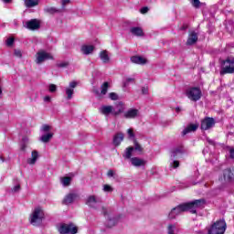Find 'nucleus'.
Wrapping results in <instances>:
<instances>
[{"label":"nucleus","instance_id":"f257e3e1","mask_svg":"<svg viewBox=\"0 0 234 234\" xmlns=\"http://www.w3.org/2000/svg\"><path fill=\"white\" fill-rule=\"evenodd\" d=\"M205 199H196L192 202L184 203L176 207V211H190L193 215L197 214V207H204Z\"/></svg>","mask_w":234,"mask_h":234},{"label":"nucleus","instance_id":"f03ea898","mask_svg":"<svg viewBox=\"0 0 234 234\" xmlns=\"http://www.w3.org/2000/svg\"><path fill=\"white\" fill-rule=\"evenodd\" d=\"M228 225L226 224V220L219 219L214 223H212L207 229V234H224L226 233V229Z\"/></svg>","mask_w":234,"mask_h":234},{"label":"nucleus","instance_id":"7ed1b4c3","mask_svg":"<svg viewBox=\"0 0 234 234\" xmlns=\"http://www.w3.org/2000/svg\"><path fill=\"white\" fill-rule=\"evenodd\" d=\"M43 218H45V212H43V208L37 207L30 215L29 222L32 226L37 227L43 224Z\"/></svg>","mask_w":234,"mask_h":234},{"label":"nucleus","instance_id":"20e7f679","mask_svg":"<svg viewBox=\"0 0 234 234\" xmlns=\"http://www.w3.org/2000/svg\"><path fill=\"white\" fill-rule=\"evenodd\" d=\"M219 74L221 76H224V74H234V58H228L223 60Z\"/></svg>","mask_w":234,"mask_h":234},{"label":"nucleus","instance_id":"39448f33","mask_svg":"<svg viewBox=\"0 0 234 234\" xmlns=\"http://www.w3.org/2000/svg\"><path fill=\"white\" fill-rule=\"evenodd\" d=\"M101 213L107 218L105 222L106 228H114V226L118 224V217L112 216V214H109L107 207H102Z\"/></svg>","mask_w":234,"mask_h":234},{"label":"nucleus","instance_id":"423d86ee","mask_svg":"<svg viewBox=\"0 0 234 234\" xmlns=\"http://www.w3.org/2000/svg\"><path fill=\"white\" fill-rule=\"evenodd\" d=\"M186 94L191 101H198L202 98V90L197 87L187 89Z\"/></svg>","mask_w":234,"mask_h":234},{"label":"nucleus","instance_id":"0eeeda50","mask_svg":"<svg viewBox=\"0 0 234 234\" xmlns=\"http://www.w3.org/2000/svg\"><path fill=\"white\" fill-rule=\"evenodd\" d=\"M58 232L60 234H76L78 233V228L74 226L72 223H62L58 227Z\"/></svg>","mask_w":234,"mask_h":234},{"label":"nucleus","instance_id":"6e6552de","mask_svg":"<svg viewBox=\"0 0 234 234\" xmlns=\"http://www.w3.org/2000/svg\"><path fill=\"white\" fill-rule=\"evenodd\" d=\"M47 59H54L52 55L45 50H40L37 53L36 64L41 65V63L47 61Z\"/></svg>","mask_w":234,"mask_h":234},{"label":"nucleus","instance_id":"1a4fd4ad","mask_svg":"<svg viewBox=\"0 0 234 234\" xmlns=\"http://www.w3.org/2000/svg\"><path fill=\"white\" fill-rule=\"evenodd\" d=\"M86 204L87 206H89V207L98 209V207L100 206V204H101V198L96 196H89L86 200Z\"/></svg>","mask_w":234,"mask_h":234},{"label":"nucleus","instance_id":"9d476101","mask_svg":"<svg viewBox=\"0 0 234 234\" xmlns=\"http://www.w3.org/2000/svg\"><path fill=\"white\" fill-rule=\"evenodd\" d=\"M140 116V111L136 108H130L123 113V118L126 120H135Z\"/></svg>","mask_w":234,"mask_h":234},{"label":"nucleus","instance_id":"9b49d317","mask_svg":"<svg viewBox=\"0 0 234 234\" xmlns=\"http://www.w3.org/2000/svg\"><path fill=\"white\" fill-rule=\"evenodd\" d=\"M25 28L28 30H38L41 27V23L37 19H31L24 24Z\"/></svg>","mask_w":234,"mask_h":234},{"label":"nucleus","instance_id":"f8f14e48","mask_svg":"<svg viewBox=\"0 0 234 234\" xmlns=\"http://www.w3.org/2000/svg\"><path fill=\"white\" fill-rule=\"evenodd\" d=\"M215 127V119L207 117L201 122V129L202 131H207Z\"/></svg>","mask_w":234,"mask_h":234},{"label":"nucleus","instance_id":"ddd939ff","mask_svg":"<svg viewBox=\"0 0 234 234\" xmlns=\"http://www.w3.org/2000/svg\"><path fill=\"white\" fill-rule=\"evenodd\" d=\"M78 87V82L73 80L69 82V86L66 88L67 100H72L74 94V89Z\"/></svg>","mask_w":234,"mask_h":234},{"label":"nucleus","instance_id":"4468645a","mask_svg":"<svg viewBox=\"0 0 234 234\" xmlns=\"http://www.w3.org/2000/svg\"><path fill=\"white\" fill-rule=\"evenodd\" d=\"M125 112V104L122 101H119L116 104L115 109H113L112 116H120V114H124Z\"/></svg>","mask_w":234,"mask_h":234},{"label":"nucleus","instance_id":"2eb2a0df","mask_svg":"<svg viewBox=\"0 0 234 234\" xmlns=\"http://www.w3.org/2000/svg\"><path fill=\"white\" fill-rule=\"evenodd\" d=\"M223 180L231 182L234 180V168H227L223 171Z\"/></svg>","mask_w":234,"mask_h":234},{"label":"nucleus","instance_id":"dca6fc26","mask_svg":"<svg viewBox=\"0 0 234 234\" xmlns=\"http://www.w3.org/2000/svg\"><path fill=\"white\" fill-rule=\"evenodd\" d=\"M198 41V34L195 31H191L188 35L186 45L191 46L195 45Z\"/></svg>","mask_w":234,"mask_h":234},{"label":"nucleus","instance_id":"f3484780","mask_svg":"<svg viewBox=\"0 0 234 234\" xmlns=\"http://www.w3.org/2000/svg\"><path fill=\"white\" fill-rule=\"evenodd\" d=\"M198 129V123H190L188 124L182 132V135L189 134V133H195Z\"/></svg>","mask_w":234,"mask_h":234},{"label":"nucleus","instance_id":"a211bd4d","mask_svg":"<svg viewBox=\"0 0 234 234\" xmlns=\"http://www.w3.org/2000/svg\"><path fill=\"white\" fill-rule=\"evenodd\" d=\"M76 198H78V194L69 193L64 197L63 204H65L66 206H69V204H72V202H74Z\"/></svg>","mask_w":234,"mask_h":234},{"label":"nucleus","instance_id":"6ab92c4d","mask_svg":"<svg viewBox=\"0 0 234 234\" xmlns=\"http://www.w3.org/2000/svg\"><path fill=\"white\" fill-rule=\"evenodd\" d=\"M170 169H176V149L174 148L170 155Z\"/></svg>","mask_w":234,"mask_h":234},{"label":"nucleus","instance_id":"aec40b11","mask_svg":"<svg viewBox=\"0 0 234 234\" xmlns=\"http://www.w3.org/2000/svg\"><path fill=\"white\" fill-rule=\"evenodd\" d=\"M131 61L136 65H145L147 63V59L140 56H133Z\"/></svg>","mask_w":234,"mask_h":234},{"label":"nucleus","instance_id":"412c9836","mask_svg":"<svg viewBox=\"0 0 234 234\" xmlns=\"http://www.w3.org/2000/svg\"><path fill=\"white\" fill-rule=\"evenodd\" d=\"M80 52H82L84 56H89V54H92V52H94V46L83 45L80 48Z\"/></svg>","mask_w":234,"mask_h":234},{"label":"nucleus","instance_id":"4be33fe9","mask_svg":"<svg viewBox=\"0 0 234 234\" xmlns=\"http://www.w3.org/2000/svg\"><path fill=\"white\" fill-rule=\"evenodd\" d=\"M124 135L122 133H118L113 136V145L118 147L122 142H123Z\"/></svg>","mask_w":234,"mask_h":234},{"label":"nucleus","instance_id":"5701e85b","mask_svg":"<svg viewBox=\"0 0 234 234\" xmlns=\"http://www.w3.org/2000/svg\"><path fill=\"white\" fill-rule=\"evenodd\" d=\"M131 162L132 165H133L134 167H142V165H145V161L138 157L131 158Z\"/></svg>","mask_w":234,"mask_h":234},{"label":"nucleus","instance_id":"b1692460","mask_svg":"<svg viewBox=\"0 0 234 234\" xmlns=\"http://www.w3.org/2000/svg\"><path fill=\"white\" fill-rule=\"evenodd\" d=\"M130 32H131V34H133V36H137V37L144 36V29H142V27H131Z\"/></svg>","mask_w":234,"mask_h":234},{"label":"nucleus","instance_id":"393cba45","mask_svg":"<svg viewBox=\"0 0 234 234\" xmlns=\"http://www.w3.org/2000/svg\"><path fill=\"white\" fill-rule=\"evenodd\" d=\"M114 112V108L112 106H102L101 108V114H104V116H109L110 114H112Z\"/></svg>","mask_w":234,"mask_h":234},{"label":"nucleus","instance_id":"a878e982","mask_svg":"<svg viewBox=\"0 0 234 234\" xmlns=\"http://www.w3.org/2000/svg\"><path fill=\"white\" fill-rule=\"evenodd\" d=\"M31 156L32 158L27 159V164H29V165H34V164L37 162V158H39V154L37 151L34 150L31 154Z\"/></svg>","mask_w":234,"mask_h":234},{"label":"nucleus","instance_id":"bb28decb","mask_svg":"<svg viewBox=\"0 0 234 234\" xmlns=\"http://www.w3.org/2000/svg\"><path fill=\"white\" fill-rule=\"evenodd\" d=\"M24 3L27 8H34L39 5V0H24Z\"/></svg>","mask_w":234,"mask_h":234},{"label":"nucleus","instance_id":"cd10ccee","mask_svg":"<svg viewBox=\"0 0 234 234\" xmlns=\"http://www.w3.org/2000/svg\"><path fill=\"white\" fill-rule=\"evenodd\" d=\"M187 151L184 148L183 145H178L176 148V156L177 158H182L184 154H186Z\"/></svg>","mask_w":234,"mask_h":234},{"label":"nucleus","instance_id":"c85d7f7f","mask_svg":"<svg viewBox=\"0 0 234 234\" xmlns=\"http://www.w3.org/2000/svg\"><path fill=\"white\" fill-rule=\"evenodd\" d=\"M100 58L102 62L109 63L111 61V58H109V54H107V50H103L100 53Z\"/></svg>","mask_w":234,"mask_h":234},{"label":"nucleus","instance_id":"c756f323","mask_svg":"<svg viewBox=\"0 0 234 234\" xmlns=\"http://www.w3.org/2000/svg\"><path fill=\"white\" fill-rule=\"evenodd\" d=\"M52 136H54V133H46L40 137V140L43 142V144H48V142L52 140Z\"/></svg>","mask_w":234,"mask_h":234},{"label":"nucleus","instance_id":"7c9ffc66","mask_svg":"<svg viewBox=\"0 0 234 234\" xmlns=\"http://www.w3.org/2000/svg\"><path fill=\"white\" fill-rule=\"evenodd\" d=\"M133 151H134V147L133 146L126 148L123 157L126 158L127 160L131 159V156H133Z\"/></svg>","mask_w":234,"mask_h":234},{"label":"nucleus","instance_id":"2f4dec72","mask_svg":"<svg viewBox=\"0 0 234 234\" xmlns=\"http://www.w3.org/2000/svg\"><path fill=\"white\" fill-rule=\"evenodd\" d=\"M15 186L11 189L12 193H19L21 191V185L18 179H14Z\"/></svg>","mask_w":234,"mask_h":234},{"label":"nucleus","instance_id":"473e14b6","mask_svg":"<svg viewBox=\"0 0 234 234\" xmlns=\"http://www.w3.org/2000/svg\"><path fill=\"white\" fill-rule=\"evenodd\" d=\"M27 145H28V137L25 136L22 138V142L20 144L21 151H26Z\"/></svg>","mask_w":234,"mask_h":234},{"label":"nucleus","instance_id":"72a5a7b5","mask_svg":"<svg viewBox=\"0 0 234 234\" xmlns=\"http://www.w3.org/2000/svg\"><path fill=\"white\" fill-rule=\"evenodd\" d=\"M44 12H46V14H56V13L59 12V9H58L56 7L47 6L44 8Z\"/></svg>","mask_w":234,"mask_h":234},{"label":"nucleus","instance_id":"f704fd0d","mask_svg":"<svg viewBox=\"0 0 234 234\" xmlns=\"http://www.w3.org/2000/svg\"><path fill=\"white\" fill-rule=\"evenodd\" d=\"M70 182H72V177L67 176L61 179V184L64 186V187L70 186Z\"/></svg>","mask_w":234,"mask_h":234},{"label":"nucleus","instance_id":"c9c22d12","mask_svg":"<svg viewBox=\"0 0 234 234\" xmlns=\"http://www.w3.org/2000/svg\"><path fill=\"white\" fill-rule=\"evenodd\" d=\"M101 94H102V96H105V94H107V90H109V82H104L101 86Z\"/></svg>","mask_w":234,"mask_h":234},{"label":"nucleus","instance_id":"e433bc0d","mask_svg":"<svg viewBox=\"0 0 234 234\" xmlns=\"http://www.w3.org/2000/svg\"><path fill=\"white\" fill-rule=\"evenodd\" d=\"M189 2L194 8H200V6L202 5L200 0H189Z\"/></svg>","mask_w":234,"mask_h":234},{"label":"nucleus","instance_id":"4c0bfd02","mask_svg":"<svg viewBox=\"0 0 234 234\" xmlns=\"http://www.w3.org/2000/svg\"><path fill=\"white\" fill-rule=\"evenodd\" d=\"M103 191H104V193H112L114 191V188H112V186H111V185H104Z\"/></svg>","mask_w":234,"mask_h":234},{"label":"nucleus","instance_id":"58836bf2","mask_svg":"<svg viewBox=\"0 0 234 234\" xmlns=\"http://www.w3.org/2000/svg\"><path fill=\"white\" fill-rule=\"evenodd\" d=\"M168 218H170V220H173V218H176V207H174L171 212L168 215Z\"/></svg>","mask_w":234,"mask_h":234},{"label":"nucleus","instance_id":"ea45409f","mask_svg":"<svg viewBox=\"0 0 234 234\" xmlns=\"http://www.w3.org/2000/svg\"><path fill=\"white\" fill-rule=\"evenodd\" d=\"M133 151H138L139 153H142V151H144V148H142V145H140L138 142L134 141Z\"/></svg>","mask_w":234,"mask_h":234},{"label":"nucleus","instance_id":"a19ab883","mask_svg":"<svg viewBox=\"0 0 234 234\" xmlns=\"http://www.w3.org/2000/svg\"><path fill=\"white\" fill-rule=\"evenodd\" d=\"M135 80L134 78H126L125 81L123 82L124 87H128L130 83H134Z\"/></svg>","mask_w":234,"mask_h":234},{"label":"nucleus","instance_id":"79ce46f5","mask_svg":"<svg viewBox=\"0 0 234 234\" xmlns=\"http://www.w3.org/2000/svg\"><path fill=\"white\" fill-rule=\"evenodd\" d=\"M227 151L229 154V158L234 159V148L231 146L227 147Z\"/></svg>","mask_w":234,"mask_h":234},{"label":"nucleus","instance_id":"37998d69","mask_svg":"<svg viewBox=\"0 0 234 234\" xmlns=\"http://www.w3.org/2000/svg\"><path fill=\"white\" fill-rule=\"evenodd\" d=\"M57 67L58 69H67V67H69V62H59V63H57Z\"/></svg>","mask_w":234,"mask_h":234},{"label":"nucleus","instance_id":"c03bdc74","mask_svg":"<svg viewBox=\"0 0 234 234\" xmlns=\"http://www.w3.org/2000/svg\"><path fill=\"white\" fill-rule=\"evenodd\" d=\"M49 92H56L58 90V86L56 84H50L48 86Z\"/></svg>","mask_w":234,"mask_h":234},{"label":"nucleus","instance_id":"a18cd8bd","mask_svg":"<svg viewBox=\"0 0 234 234\" xmlns=\"http://www.w3.org/2000/svg\"><path fill=\"white\" fill-rule=\"evenodd\" d=\"M14 41H16V39L14 37H9L6 40V46L7 47H12V45H14Z\"/></svg>","mask_w":234,"mask_h":234},{"label":"nucleus","instance_id":"49530a36","mask_svg":"<svg viewBox=\"0 0 234 234\" xmlns=\"http://www.w3.org/2000/svg\"><path fill=\"white\" fill-rule=\"evenodd\" d=\"M109 98L112 99L113 101H116V100H118V94H116L114 92H111L109 94Z\"/></svg>","mask_w":234,"mask_h":234},{"label":"nucleus","instance_id":"de8ad7c7","mask_svg":"<svg viewBox=\"0 0 234 234\" xmlns=\"http://www.w3.org/2000/svg\"><path fill=\"white\" fill-rule=\"evenodd\" d=\"M41 131L44 133H48V131H50V126L48 124H44L41 128Z\"/></svg>","mask_w":234,"mask_h":234},{"label":"nucleus","instance_id":"09e8293b","mask_svg":"<svg viewBox=\"0 0 234 234\" xmlns=\"http://www.w3.org/2000/svg\"><path fill=\"white\" fill-rule=\"evenodd\" d=\"M127 133H128L129 138L133 140V138H134V132H133V129H128Z\"/></svg>","mask_w":234,"mask_h":234},{"label":"nucleus","instance_id":"8fccbe9b","mask_svg":"<svg viewBox=\"0 0 234 234\" xmlns=\"http://www.w3.org/2000/svg\"><path fill=\"white\" fill-rule=\"evenodd\" d=\"M168 234H175V225L168 226Z\"/></svg>","mask_w":234,"mask_h":234},{"label":"nucleus","instance_id":"3c124183","mask_svg":"<svg viewBox=\"0 0 234 234\" xmlns=\"http://www.w3.org/2000/svg\"><path fill=\"white\" fill-rule=\"evenodd\" d=\"M15 56H16V58H22L23 54L21 53V50L15 49Z\"/></svg>","mask_w":234,"mask_h":234},{"label":"nucleus","instance_id":"603ef678","mask_svg":"<svg viewBox=\"0 0 234 234\" xmlns=\"http://www.w3.org/2000/svg\"><path fill=\"white\" fill-rule=\"evenodd\" d=\"M141 14H147L149 12V7L145 6L141 8L140 10Z\"/></svg>","mask_w":234,"mask_h":234},{"label":"nucleus","instance_id":"864d4df0","mask_svg":"<svg viewBox=\"0 0 234 234\" xmlns=\"http://www.w3.org/2000/svg\"><path fill=\"white\" fill-rule=\"evenodd\" d=\"M107 176H109L110 178H112V176H114V171L109 170L107 173Z\"/></svg>","mask_w":234,"mask_h":234},{"label":"nucleus","instance_id":"5fc2aeb1","mask_svg":"<svg viewBox=\"0 0 234 234\" xmlns=\"http://www.w3.org/2000/svg\"><path fill=\"white\" fill-rule=\"evenodd\" d=\"M148 92H149V89H147L145 87L142 88V94H148Z\"/></svg>","mask_w":234,"mask_h":234},{"label":"nucleus","instance_id":"6e6d98bb","mask_svg":"<svg viewBox=\"0 0 234 234\" xmlns=\"http://www.w3.org/2000/svg\"><path fill=\"white\" fill-rule=\"evenodd\" d=\"M51 100H52V98H50V96H48V95L44 97V101H46L48 103H50Z\"/></svg>","mask_w":234,"mask_h":234},{"label":"nucleus","instance_id":"4d7b16f0","mask_svg":"<svg viewBox=\"0 0 234 234\" xmlns=\"http://www.w3.org/2000/svg\"><path fill=\"white\" fill-rule=\"evenodd\" d=\"M70 3V0H62V6H65L66 5H69Z\"/></svg>","mask_w":234,"mask_h":234},{"label":"nucleus","instance_id":"13d9d810","mask_svg":"<svg viewBox=\"0 0 234 234\" xmlns=\"http://www.w3.org/2000/svg\"><path fill=\"white\" fill-rule=\"evenodd\" d=\"M187 24H184L181 27H179V30H186Z\"/></svg>","mask_w":234,"mask_h":234},{"label":"nucleus","instance_id":"bf43d9fd","mask_svg":"<svg viewBox=\"0 0 234 234\" xmlns=\"http://www.w3.org/2000/svg\"><path fill=\"white\" fill-rule=\"evenodd\" d=\"M207 142L210 144V145H215V141L211 140V139H207Z\"/></svg>","mask_w":234,"mask_h":234},{"label":"nucleus","instance_id":"052dcab7","mask_svg":"<svg viewBox=\"0 0 234 234\" xmlns=\"http://www.w3.org/2000/svg\"><path fill=\"white\" fill-rule=\"evenodd\" d=\"M14 25H15V27H17V26H18L17 20H14Z\"/></svg>","mask_w":234,"mask_h":234},{"label":"nucleus","instance_id":"680f3d73","mask_svg":"<svg viewBox=\"0 0 234 234\" xmlns=\"http://www.w3.org/2000/svg\"><path fill=\"white\" fill-rule=\"evenodd\" d=\"M0 160H1L2 162H5V157H3V155H0Z\"/></svg>","mask_w":234,"mask_h":234},{"label":"nucleus","instance_id":"e2e57ef3","mask_svg":"<svg viewBox=\"0 0 234 234\" xmlns=\"http://www.w3.org/2000/svg\"><path fill=\"white\" fill-rule=\"evenodd\" d=\"M3 95V89L0 87V96Z\"/></svg>","mask_w":234,"mask_h":234},{"label":"nucleus","instance_id":"0e129e2a","mask_svg":"<svg viewBox=\"0 0 234 234\" xmlns=\"http://www.w3.org/2000/svg\"><path fill=\"white\" fill-rule=\"evenodd\" d=\"M4 1V3H10V1H12V0H3Z\"/></svg>","mask_w":234,"mask_h":234},{"label":"nucleus","instance_id":"69168bd1","mask_svg":"<svg viewBox=\"0 0 234 234\" xmlns=\"http://www.w3.org/2000/svg\"><path fill=\"white\" fill-rule=\"evenodd\" d=\"M176 112H180V107L176 108Z\"/></svg>","mask_w":234,"mask_h":234},{"label":"nucleus","instance_id":"338daca9","mask_svg":"<svg viewBox=\"0 0 234 234\" xmlns=\"http://www.w3.org/2000/svg\"><path fill=\"white\" fill-rule=\"evenodd\" d=\"M178 165H180V163L176 161V167H178Z\"/></svg>","mask_w":234,"mask_h":234},{"label":"nucleus","instance_id":"774afa93","mask_svg":"<svg viewBox=\"0 0 234 234\" xmlns=\"http://www.w3.org/2000/svg\"><path fill=\"white\" fill-rule=\"evenodd\" d=\"M203 153H206V149L203 150Z\"/></svg>","mask_w":234,"mask_h":234}]
</instances>
